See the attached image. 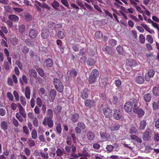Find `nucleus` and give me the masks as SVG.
Instances as JSON below:
<instances>
[{
    "instance_id": "50",
    "label": "nucleus",
    "mask_w": 159,
    "mask_h": 159,
    "mask_svg": "<svg viewBox=\"0 0 159 159\" xmlns=\"http://www.w3.org/2000/svg\"><path fill=\"white\" fill-rule=\"evenodd\" d=\"M118 102V98L116 96H114L110 101L111 103H113L114 104H116Z\"/></svg>"
},
{
    "instance_id": "42",
    "label": "nucleus",
    "mask_w": 159,
    "mask_h": 159,
    "mask_svg": "<svg viewBox=\"0 0 159 159\" xmlns=\"http://www.w3.org/2000/svg\"><path fill=\"white\" fill-rule=\"evenodd\" d=\"M57 156L58 157H61L63 155L64 150H62L60 149H58L56 151Z\"/></svg>"
},
{
    "instance_id": "5",
    "label": "nucleus",
    "mask_w": 159,
    "mask_h": 159,
    "mask_svg": "<svg viewBox=\"0 0 159 159\" xmlns=\"http://www.w3.org/2000/svg\"><path fill=\"white\" fill-rule=\"evenodd\" d=\"M96 102L93 99H86L84 102L85 106L87 107L91 108L96 106Z\"/></svg>"
},
{
    "instance_id": "36",
    "label": "nucleus",
    "mask_w": 159,
    "mask_h": 159,
    "mask_svg": "<svg viewBox=\"0 0 159 159\" xmlns=\"http://www.w3.org/2000/svg\"><path fill=\"white\" fill-rule=\"evenodd\" d=\"M120 127V125L117 124L116 123L113 126L110 127V129L111 131H115L118 130Z\"/></svg>"
},
{
    "instance_id": "34",
    "label": "nucleus",
    "mask_w": 159,
    "mask_h": 159,
    "mask_svg": "<svg viewBox=\"0 0 159 159\" xmlns=\"http://www.w3.org/2000/svg\"><path fill=\"white\" fill-rule=\"evenodd\" d=\"M51 6L55 9L58 10V7L60 6L59 2L56 0H54L52 3Z\"/></svg>"
},
{
    "instance_id": "13",
    "label": "nucleus",
    "mask_w": 159,
    "mask_h": 159,
    "mask_svg": "<svg viewBox=\"0 0 159 159\" xmlns=\"http://www.w3.org/2000/svg\"><path fill=\"white\" fill-rule=\"evenodd\" d=\"M57 95V92L55 89H52L50 92L49 98L52 102L54 101Z\"/></svg>"
},
{
    "instance_id": "33",
    "label": "nucleus",
    "mask_w": 159,
    "mask_h": 159,
    "mask_svg": "<svg viewBox=\"0 0 159 159\" xmlns=\"http://www.w3.org/2000/svg\"><path fill=\"white\" fill-rule=\"evenodd\" d=\"M153 94L155 96H157L159 95V88L158 87H154L152 90Z\"/></svg>"
},
{
    "instance_id": "45",
    "label": "nucleus",
    "mask_w": 159,
    "mask_h": 159,
    "mask_svg": "<svg viewBox=\"0 0 159 159\" xmlns=\"http://www.w3.org/2000/svg\"><path fill=\"white\" fill-rule=\"evenodd\" d=\"M117 52L121 55H123L124 54L123 50L121 46L120 45L118 46L116 48Z\"/></svg>"
},
{
    "instance_id": "44",
    "label": "nucleus",
    "mask_w": 159,
    "mask_h": 159,
    "mask_svg": "<svg viewBox=\"0 0 159 159\" xmlns=\"http://www.w3.org/2000/svg\"><path fill=\"white\" fill-rule=\"evenodd\" d=\"M36 70L40 76L43 77L44 76V71L42 69L40 68H38L36 69Z\"/></svg>"
},
{
    "instance_id": "26",
    "label": "nucleus",
    "mask_w": 159,
    "mask_h": 159,
    "mask_svg": "<svg viewBox=\"0 0 159 159\" xmlns=\"http://www.w3.org/2000/svg\"><path fill=\"white\" fill-rule=\"evenodd\" d=\"M0 126L1 128L3 130H6L7 129V123L5 121H2L1 123Z\"/></svg>"
},
{
    "instance_id": "21",
    "label": "nucleus",
    "mask_w": 159,
    "mask_h": 159,
    "mask_svg": "<svg viewBox=\"0 0 159 159\" xmlns=\"http://www.w3.org/2000/svg\"><path fill=\"white\" fill-rule=\"evenodd\" d=\"M30 89L29 87L27 86L25 88V95L27 99H30Z\"/></svg>"
},
{
    "instance_id": "51",
    "label": "nucleus",
    "mask_w": 159,
    "mask_h": 159,
    "mask_svg": "<svg viewBox=\"0 0 159 159\" xmlns=\"http://www.w3.org/2000/svg\"><path fill=\"white\" fill-rule=\"evenodd\" d=\"M7 97L8 98L9 100L11 101H13L14 100V97L12 93L10 92H8L7 93Z\"/></svg>"
},
{
    "instance_id": "59",
    "label": "nucleus",
    "mask_w": 159,
    "mask_h": 159,
    "mask_svg": "<svg viewBox=\"0 0 159 159\" xmlns=\"http://www.w3.org/2000/svg\"><path fill=\"white\" fill-rule=\"evenodd\" d=\"M139 39L140 42L141 43H143L145 42V38L144 36L142 34L140 35L139 36Z\"/></svg>"
},
{
    "instance_id": "39",
    "label": "nucleus",
    "mask_w": 159,
    "mask_h": 159,
    "mask_svg": "<svg viewBox=\"0 0 159 159\" xmlns=\"http://www.w3.org/2000/svg\"><path fill=\"white\" fill-rule=\"evenodd\" d=\"M141 25L147 31L151 34L152 33V30L149 27L148 25L145 24L141 23Z\"/></svg>"
},
{
    "instance_id": "54",
    "label": "nucleus",
    "mask_w": 159,
    "mask_h": 159,
    "mask_svg": "<svg viewBox=\"0 0 159 159\" xmlns=\"http://www.w3.org/2000/svg\"><path fill=\"white\" fill-rule=\"evenodd\" d=\"M11 42L12 44L14 45H16L17 43L18 40L16 37H15L11 39Z\"/></svg>"
},
{
    "instance_id": "37",
    "label": "nucleus",
    "mask_w": 159,
    "mask_h": 159,
    "mask_svg": "<svg viewBox=\"0 0 159 159\" xmlns=\"http://www.w3.org/2000/svg\"><path fill=\"white\" fill-rule=\"evenodd\" d=\"M56 132L58 134H60L61 132L62 128L61 125L60 123H58L56 126Z\"/></svg>"
},
{
    "instance_id": "29",
    "label": "nucleus",
    "mask_w": 159,
    "mask_h": 159,
    "mask_svg": "<svg viewBox=\"0 0 159 159\" xmlns=\"http://www.w3.org/2000/svg\"><path fill=\"white\" fill-rule=\"evenodd\" d=\"M62 110V107L60 105H58L55 107L54 109V113L55 114H58Z\"/></svg>"
},
{
    "instance_id": "22",
    "label": "nucleus",
    "mask_w": 159,
    "mask_h": 159,
    "mask_svg": "<svg viewBox=\"0 0 159 159\" xmlns=\"http://www.w3.org/2000/svg\"><path fill=\"white\" fill-rule=\"evenodd\" d=\"M29 73L30 75L32 77L36 78L37 73L36 71L33 69H30L29 70Z\"/></svg>"
},
{
    "instance_id": "30",
    "label": "nucleus",
    "mask_w": 159,
    "mask_h": 159,
    "mask_svg": "<svg viewBox=\"0 0 159 159\" xmlns=\"http://www.w3.org/2000/svg\"><path fill=\"white\" fill-rule=\"evenodd\" d=\"M151 98V95L149 93L146 94L144 95V100L146 102H149L150 101Z\"/></svg>"
},
{
    "instance_id": "49",
    "label": "nucleus",
    "mask_w": 159,
    "mask_h": 159,
    "mask_svg": "<svg viewBox=\"0 0 159 159\" xmlns=\"http://www.w3.org/2000/svg\"><path fill=\"white\" fill-rule=\"evenodd\" d=\"M76 2L79 7L82 8L84 10L86 9V7H84V5L82 3L80 0H76Z\"/></svg>"
},
{
    "instance_id": "14",
    "label": "nucleus",
    "mask_w": 159,
    "mask_h": 159,
    "mask_svg": "<svg viewBox=\"0 0 159 159\" xmlns=\"http://www.w3.org/2000/svg\"><path fill=\"white\" fill-rule=\"evenodd\" d=\"M126 63L127 65L130 67L135 66L137 65L136 61L133 59H127Z\"/></svg>"
},
{
    "instance_id": "3",
    "label": "nucleus",
    "mask_w": 159,
    "mask_h": 159,
    "mask_svg": "<svg viewBox=\"0 0 159 159\" xmlns=\"http://www.w3.org/2000/svg\"><path fill=\"white\" fill-rule=\"evenodd\" d=\"M43 124L45 126L48 125L50 128H52L54 124L52 118H44L43 121Z\"/></svg>"
},
{
    "instance_id": "9",
    "label": "nucleus",
    "mask_w": 159,
    "mask_h": 159,
    "mask_svg": "<svg viewBox=\"0 0 159 159\" xmlns=\"http://www.w3.org/2000/svg\"><path fill=\"white\" fill-rule=\"evenodd\" d=\"M103 114L106 118H109L112 115L111 110L107 106L103 108Z\"/></svg>"
},
{
    "instance_id": "35",
    "label": "nucleus",
    "mask_w": 159,
    "mask_h": 159,
    "mask_svg": "<svg viewBox=\"0 0 159 159\" xmlns=\"http://www.w3.org/2000/svg\"><path fill=\"white\" fill-rule=\"evenodd\" d=\"M146 126V120H143L140 121L139 128L143 130L144 129Z\"/></svg>"
},
{
    "instance_id": "41",
    "label": "nucleus",
    "mask_w": 159,
    "mask_h": 159,
    "mask_svg": "<svg viewBox=\"0 0 159 159\" xmlns=\"http://www.w3.org/2000/svg\"><path fill=\"white\" fill-rule=\"evenodd\" d=\"M57 35L58 38L61 39H63L65 36L64 33L61 30L58 31Z\"/></svg>"
},
{
    "instance_id": "12",
    "label": "nucleus",
    "mask_w": 159,
    "mask_h": 159,
    "mask_svg": "<svg viewBox=\"0 0 159 159\" xmlns=\"http://www.w3.org/2000/svg\"><path fill=\"white\" fill-rule=\"evenodd\" d=\"M113 116L115 119L119 120L120 119L121 117V113L118 110H115Z\"/></svg>"
},
{
    "instance_id": "24",
    "label": "nucleus",
    "mask_w": 159,
    "mask_h": 159,
    "mask_svg": "<svg viewBox=\"0 0 159 159\" xmlns=\"http://www.w3.org/2000/svg\"><path fill=\"white\" fill-rule=\"evenodd\" d=\"M20 82V84L22 85H24V83L25 84L28 83V80L27 78L25 75H23L22 76V80L21 79L19 80Z\"/></svg>"
},
{
    "instance_id": "40",
    "label": "nucleus",
    "mask_w": 159,
    "mask_h": 159,
    "mask_svg": "<svg viewBox=\"0 0 159 159\" xmlns=\"http://www.w3.org/2000/svg\"><path fill=\"white\" fill-rule=\"evenodd\" d=\"M95 61L92 58H89L87 60V65L91 66L94 65L95 63Z\"/></svg>"
},
{
    "instance_id": "11",
    "label": "nucleus",
    "mask_w": 159,
    "mask_h": 159,
    "mask_svg": "<svg viewBox=\"0 0 159 159\" xmlns=\"http://www.w3.org/2000/svg\"><path fill=\"white\" fill-rule=\"evenodd\" d=\"M134 112L135 113H137L138 116L139 117H140L143 116L145 113L143 109L139 108L138 105H137V107L134 110Z\"/></svg>"
},
{
    "instance_id": "2",
    "label": "nucleus",
    "mask_w": 159,
    "mask_h": 159,
    "mask_svg": "<svg viewBox=\"0 0 159 159\" xmlns=\"http://www.w3.org/2000/svg\"><path fill=\"white\" fill-rule=\"evenodd\" d=\"M53 82L54 87L57 91L60 93L63 92L64 86L61 81L58 79L54 78Z\"/></svg>"
},
{
    "instance_id": "19",
    "label": "nucleus",
    "mask_w": 159,
    "mask_h": 159,
    "mask_svg": "<svg viewBox=\"0 0 159 159\" xmlns=\"http://www.w3.org/2000/svg\"><path fill=\"white\" fill-rule=\"evenodd\" d=\"M8 19L12 21L17 22L19 20V18L17 16L14 15H11L9 16Z\"/></svg>"
},
{
    "instance_id": "25",
    "label": "nucleus",
    "mask_w": 159,
    "mask_h": 159,
    "mask_svg": "<svg viewBox=\"0 0 159 159\" xmlns=\"http://www.w3.org/2000/svg\"><path fill=\"white\" fill-rule=\"evenodd\" d=\"M103 34L102 33L99 31H96L94 34L95 37L98 39H101L103 37Z\"/></svg>"
},
{
    "instance_id": "57",
    "label": "nucleus",
    "mask_w": 159,
    "mask_h": 159,
    "mask_svg": "<svg viewBox=\"0 0 159 159\" xmlns=\"http://www.w3.org/2000/svg\"><path fill=\"white\" fill-rule=\"evenodd\" d=\"M13 94L16 101H18L19 100V96L17 91L14 90L13 92Z\"/></svg>"
},
{
    "instance_id": "60",
    "label": "nucleus",
    "mask_w": 159,
    "mask_h": 159,
    "mask_svg": "<svg viewBox=\"0 0 159 159\" xmlns=\"http://www.w3.org/2000/svg\"><path fill=\"white\" fill-rule=\"evenodd\" d=\"M20 102H21V104L24 106H25L26 105V102L25 99V98L23 96H21L20 97Z\"/></svg>"
},
{
    "instance_id": "20",
    "label": "nucleus",
    "mask_w": 159,
    "mask_h": 159,
    "mask_svg": "<svg viewBox=\"0 0 159 159\" xmlns=\"http://www.w3.org/2000/svg\"><path fill=\"white\" fill-rule=\"evenodd\" d=\"M150 129H147L145 131L143 134V138L148 139L150 138Z\"/></svg>"
},
{
    "instance_id": "47",
    "label": "nucleus",
    "mask_w": 159,
    "mask_h": 159,
    "mask_svg": "<svg viewBox=\"0 0 159 159\" xmlns=\"http://www.w3.org/2000/svg\"><path fill=\"white\" fill-rule=\"evenodd\" d=\"M108 43L111 46H114L116 44L117 41L114 39H111L109 40Z\"/></svg>"
},
{
    "instance_id": "43",
    "label": "nucleus",
    "mask_w": 159,
    "mask_h": 159,
    "mask_svg": "<svg viewBox=\"0 0 159 159\" xmlns=\"http://www.w3.org/2000/svg\"><path fill=\"white\" fill-rule=\"evenodd\" d=\"M41 156L45 159H48L49 158V156L48 152H43L42 151L40 152Z\"/></svg>"
},
{
    "instance_id": "61",
    "label": "nucleus",
    "mask_w": 159,
    "mask_h": 159,
    "mask_svg": "<svg viewBox=\"0 0 159 159\" xmlns=\"http://www.w3.org/2000/svg\"><path fill=\"white\" fill-rule=\"evenodd\" d=\"M12 121L14 125L16 127L18 126L19 125V122L17 119L15 118H12Z\"/></svg>"
},
{
    "instance_id": "15",
    "label": "nucleus",
    "mask_w": 159,
    "mask_h": 159,
    "mask_svg": "<svg viewBox=\"0 0 159 159\" xmlns=\"http://www.w3.org/2000/svg\"><path fill=\"white\" fill-rule=\"evenodd\" d=\"M135 81L138 84H142L144 82V78L141 76H136L135 78Z\"/></svg>"
},
{
    "instance_id": "6",
    "label": "nucleus",
    "mask_w": 159,
    "mask_h": 159,
    "mask_svg": "<svg viewBox=\"0 0 159 159\" xmlns=\"http://www.w3.org/2000/svg\"><path fill=\"white\" fill-rule=\"evenodd\" d=\"M155 72L152 69H150L148 70L145 75V80L147 81H149L150 80V78H152L155 74Z\"/></svg>"
},
{
    "instance_id": "27",
    "label": "nucleus",
    "mask_w": 159,
    "mask_h": 159,
    "mask_svg": "<svg viewBox=\"0 0 159 159\" xmlns=\"http://www.w3.org/2000/svg\"><path fill=\"white\" fill-rule=\"evenodd\" d=\"M91 75L98 78L99 75V72L98 70L94 69L91 73Z\"/></svg>"
},
{
    "instance_id": "17",
    "label": "nucleus",
    "mask_w": 159,
    "mask_h": 159,
    "mask_svg": "<svg viewBox=\"0 0 159 159\" xmlns=\"http://www.w3.org/2000/svg\"><path fill=\"white\" fill-rule=\"evenodd\" d=\"M29 36L32 39H34L37 36V32L34 29H31L29 32Z\"/></svg>"
},
{
    "instance_id": "58",
    "label": "nucleus",
    "mask_w": 159,
    "mask_h": 159,
    "mask_svg": "<svg viewBox=\"0 0 159 159\" xmlns=\"http://www.w3.org/2000/svg\"><path fill=\"white\" fill-rule=\"evenodd\" d=\"M87 60V58L85 56H83L80 58V61L82 64L85 65Z\"/></svg>"
},
{
    "instance_id": "62",
    "label": "nucleus",
    "mask_w": 159,
    "mask_h": 159,
    "mask_svg": "<svg viewBox=\"0 0 159 159\" xmlns=\"http://www.w3.org/2000/svg\"><path fill=\"white\" fill-rule=\"evenodd\" d=\"M108 80V79L107 78H105L102 79V84L104 87L107 86V84Z\"/></svg>"
},
{
    "instance_id": "7",
    "label": "nucleus",
    "mask_w": 159,
    "mask_h": 159,
    "mask_svg": "<svg viewBox=\"0 0 159 159\" xmlns=\"http://www.w3.org/2000/svg\"><path fill=\"white\" fill-rule=\"evenodd\" d=\"M49 30L48 28L43 27L41 31V37L44 39H46L49 36Z\"/></svg>"
},
{
    "instance_id": "63",
    "label": "nucleus",
    "mask_w": 159,
    "mask_h": 159,
    "mask_svg": "<svg viewBox=\"0 0 159 159\" xmlns=\"http://www.w3.org/2000/svg\"><path fill=\"white\" fill-rule=\"evenodd\" d=\"M32 137L34 139H35L37 136V131L35 129H34L32 130L31 133Z\"/></svg>"
},
{
    "instance_id": "52",
    "label": "nucleus",
    "mask_w": 159,
    "mask_h": 159,
    "mask_svg": "<svg viewBox=\"0 0 159 159\" xmlns=\"http://www.w3.org/2000/svg\"><path fill=\"white\" fill-rule=\"evenodd\" d=\"M21 50L22 52L25 54H27L29 51V48L26 46H23L22 47Z\"/></svg>"
},
{
    "instance_id": "10",
    "label": "nucleus",
    "mask_w": 159,
    "mask_h": 159,
    "mask_svg": "<svg viewBox=\"0 0 159 159\" xmlns=\"http://www.w3.org/2000/svg\"><path fill=\"white\" fill-rule=\"evenodd\" d=\"M89 91L88 89L85 88L80 93V97L84 99H86L88 98L89 94Z\"/></svg>"
},
{
    "instance_id": "64",
    "label": "nucleus",
    "mask_w": 159,
    "mask_h": 159,
    "mask_svg": "<svg viewBox=\"0 0 159 159\" xmlns=\"http://www.w3.org/2000/svg\"><path fill=\"white\" fill-rule=\"evenodd\" d=\"M48 26L49 27L52 29L54 30L55 23L49 21L48 23Z\"/></svg>"
},
{
    "instance_id": "28",
    "label": "nucleus",
    "mask_w": 159,
    "mask_h": 159,
    "mask_svg": "<svg viewBox=\"0 0 159 159\" xmlns=\"http://www.w3.org/2000/svg\"><path fill=\"white\" fill-rule=\"evenodd\" d=\"M87 136L88 139H94L95 138L94 134L91 131H89L87 132Z\"/></svg>"
},
{
    "instance_id": "1",
    "label": "nucleus",
    "mask_w": 159,
    "mask_h": 159,
    "mask_svg": "<svg viewBox=\"0 0 159 159\" xmlns=\"http://www.w3.org/2000/svg\"><path fill=\"white\" fill-rule=\"evenodd\" d=\"M138 104V100L134 98H132L130 99L129 101L126 102L125 104L124 110L127 112H130L132 110L134 111Z\"/></svg>"
},
{
    "instance_id": "53",
    "label": "nucleus",
    "mask_w": 159,
    "mask_h": 159,
    "mask_svg": "<svg viewBox=\"0 0 159 159\" xmlns=\"http://www.w3.org/2000/svg\"><path fill=\"white\" fill-rule=\"evenodd\" d=\"M36 104L39 107H41L42 106V100L39 97L37 98L36 100Z\"/></svg>"
},
{
    "instance_id": "48",
    "label": "nucleus",
    "mask_w": 159,
    "mask_h": 159,
    "mask_svg": "<svg viewBox=\"0 0 159 159\" xmlns=\"http://www.w3.org/2000/svg\"><path fill=\"white\" fill-rule=\"evenodd\" d=\"M16 118L20 122H22L24 121L23 116L18 113H16Z\"/></svg>"
},
{
    "instance_id": "16",
    "label": "nucleus",
    "mask_w": 159,
    "mask_h": 159,
    "mask_svg": "<svg viewBox=\"0 0 159 159\" xmlns=\"http://www.w3.org/2000/svg\"><path fill=\"white\" fill-rule=\"evenodd\" d=\"M44 63L47 67H51L53 65V61L51 58H47L44 61Z\"/></svg>"
},
{
    "instance_id": "55",
    "label": "nucleus",
    "mask_w": 159,
    "mask_h": 159,
    "mask_svg": "<svg viewBox=\"0 0 159 159\" xmlns=\"http://www.w3.org/2000/svg\"><path fill=\"white\" fill-rule=\"evenodd\" d=\"M18 29L19 32L22 34L25 31V25H20Z\"/></svg>"
},
{
    "instance_id": "23",
    "label": "nucleus",
    "mask_w": 159,
    "mask_h": 159,
    "mask_svg": "<svg viewBox=\"0 0 159 159\" xmlns=\"http://www.w3.org/2000/svg\"><path fill=\"white\" fill-rule=\"evenodd\" d=\"M53 111L51 109H48L47 111V117H46L52 118L53 117Z\"/></svg>"
},
{
    "instance_id": "31",
    "label": "nucleus",
    "mask_w": 159,
    "mask_h": 159,
    "mask_svg": "<svg viewBox=\"0 0 159 159\" xmlns=\"http://www.w3.org/2000/svg\"><path fill=\"white\" fill-rule=\"evenodd\" d=\"M18 113L21 115L24 118H25L26 117V114L23 107L19 108V113Z\"/></svg>"
},
{
    "instance_id": "4",
    "label": "nucleus",
    "mask_w": 159,
    "mask_h": 159,
    "mask_svg": "<svg viewBox=\"0 0 159 159\" xmlns=\"http://www.w3.org/2000/svg\"><path fill=\"white\" fill-rule=\"evenodd\" d=\"M77 126L75 129V131L77 134H80L82 132V130H84L86 128V126L85 124L82 122H78L77 124Z\"/></svg>"
},
{
    "instance_id": "56",
    "label": "nucleus",
    "mask_w": 159,
    "mask_h": 159,
    "mask_svg": "<svg viewBox=\"0 0 159 159\" xmlns=\"http://www.w3.org/2000/svg\"><path fill=\"white\" fill-rule=\"evenodd\" d=\"M61 3L68 8H70V6L67 0H60Z\"/></svg>"
},
{
    "instance_id": "32",
    "label": "nucleus",
    "mask_w": 159,
    "mask_h": 159,
    "mask_svg": "<svg viewBox=\"0 0 159 159\" xmlns=\"http://www.w3.org/2000/svg\"><path fill=\"white\" fill-rule=\"evenodd\" d=\"M79 118V114L77 113H75L72 116L71 120L73 122H77Z\"/></svg>"
},
{
    "instance_id": "46",
    "label": "nucleus",
    "mask_w": 159,
    "mask_h": 159,
    "mask_svg": "<svg viewBox=\"0 0 159 159\" xmlns=\"http://www.w3.org/2000/svg\"><path fill=\"white\" fill-rule=\"evenodd\" d=\"M25 42V43L29 46L32 47L34 45V42L30 39H26Z\"/></svg>"
},
{
    "instance_id": "8",
    "label": "nucleus",
    "mask_w": 159,
    "mask_h": 159,
    "mask_svg": "<svg viewBox=\"0 0 159 159\" xmlns=\"http://www.w3.org/2000/svg\"><path fill=\"white\" fill-rule=\"evenodd\" d=\"M130 3L132 4L133 6L135 7L137 10L140 13H143V11L142 10L141 8L139 6L137 5L138 4L137 2H139V0H129Z\"/></svg>"
},
{
    "instance_id": "18",
    "label": "nucleus",
    "mask_w": 159,
    "mask_h": 159,
    "mask_svg": "<svg viewBox=\"0 0 159 159\" xmlns=\"http://www.w3.org/2000/svg\"><path fill=\"white\" fill-rule=\"evenodd\" d=\"M102 50L106 53L108 54H111L112 52L111 48L108 46H106L105 47H103L102 48Z\"/></svg>"
},
{
    "instance_id": "38",
    "label": "nucleus",
    "mask_w": 159,
    "mask_h": 159,
    "mask_svg": "<svg viewBox=\"0 0 159 159\" xmlns=\"http://www.w3.org/2000/svg\"><path fill=\"white\" fill-rule=\"evenodd\" d=\"M97 79L95 77L90 75L89 77V82L90 84H93L96 82Z\"/></svg>"
}]
</instances>
